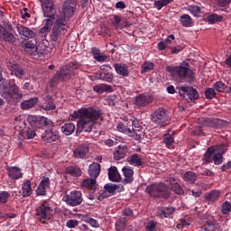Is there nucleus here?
I'll list each match as a JSON object with an SVG mask.
<instances>
[{
    "label": "nucleus",
    "instance_id": "1",
    "mask_svg": "<svg viewBox=\"0 0 231 231\" xmlns=\"http://www.w3.org/2000/svg\"><path fill=\"white\" fill-rule=\"evenodd\" d=\"M75 10H77V1L66 0L64 2L62 5V14L57 16L52 27L51 33V41L57 42V41L68 33L69 23H68L67 19H69V17H73V15H75Z\"/></svg>",
    "mask_w": 231,
    "mask_h": 231
},
{
    "label": "nucleus",
    "instance_id": "2",
    "mask_svg": "<svg viewBox=\"0 0 231 231\" xmlns=\"http://www.w3.org/2000/svg\"><path fill=\"white\" fill-rule=\"evenodd\" d=\"M71 117L77 120V134L80 133H91L93 131V125L95 124H98V120H100V111L93 109V108H80L78 111H75Z\"/></svg>",
    "mask_w": 231,
    "mask_h": 231
},
{
    "label": "nucleus",
    "instance_id": "3",
    "mask_svg": "<svg viewBox=\"0 0 231 231\" xmlns=\"http://www.w3.org/2000/svg\"><path fill=\"white\" fill-rule=\"evenodd\" d=\"M166 71L177 82H190L194 79V71L190 69V64L183 61L179 66H168Z\"/></svg>",
    "mask_w": 231,
    "mask_h": 231
},
{
    "label": "nucleus",
    "instance_id": "4",
    "mask_svg": "<svg viewBox=\"0 0 231 231\" xmlns=\"http://www.w3.org/2000/svg\"><path fill=\"white\" fill-rule=\"evenodd\" d=\"M80 68V64L77 61H74L72 63H69L65 67H63L60 71H57L52 79L51 80L50 87L55 88L59 82L62 80H66V79H69L71 75H73V71L75 69H79Z\"/></svg>",
    "mask_w": 231,
    "mask_h": 231
},
{
    "label": "nucleus",
    "instance_id": "5",
    "mask_svg": "<svg viewBox=\"0 0 231 231\" xmlns=\"http://www.w3.org/2000/svg\"><path fill=\"white\" fill-rule=\"evenodd\" d=\"M0 94L7 102H14V100H21L23 98V92L21 88L15 83L9 82L8 86H4L0 88Z\"/></svg>",
    "mask_w": 231,
    "mask_h": 231
},
{
    "label": "nucleus",
    "instance_id": "6",
    "mask_svg": "<svg viewBox=\"0 0 231 231\" xmlns=\"http://www.w3.org/2000/svg\"><path fill=\"white\" fill-rule=\"evenodd\" d=\"M123 120H125L127 122L126 124H129V127H131V131L134 133L132 138L140 142L143 136V126L140 124V120L131 114L123 116Z\"/></svg>",
    "mask_w": 231,
    "mask_h": 231
},
{
    "label": "nucleus",
    "instance_id": "7",
    "mask_svg": "<svg viewBox=\"0 0 231 231\" xmlns=\"http://www.w3.org/2000/svg\"><path fill=\"white\" fill-rule=\"evenodd\" d=\"M123 120H125L127 122L126 124H129V127H131V131L134 133L132 138L140 142L143 136V126L140 124V120L131 114L123 116Z\"/></svg>",
    "mask_w": 231,
    "mask_h": 231
},
{
    "label": "nucleus",
    "instance_id": "8",
    "mask_svg": "<svg viewBox=\"0 0 231 231\" xmlns=\"http://www.w3.org/2000/svg\"><path fill=\"white\" fill-rule=\"evenodd\" d=\"M145 191L152 198H169V186L163 182L149 185L146 187Z\"/></svg>",
    "mask_w": 231,
    "mask_h": 231
},
{
    "label": "nucleus",
    "instance_id": "9",
    "mask_svg": "<svg viewBox=\"0 0 231 231\" xmlns=\"http://www.w3.org/2000/svg\"><path fill=\"white\" fill-rule=\"evenodd\" d=\"M63 200L69 207H79V205H82V202L84 201V198H82V191L80 190L70 191L69 194H66L63 197Z\"/></svg>",
    "mask_w": 231,
    "mask_h": 231
},
{
    "label": "nucleus",
    "instance_id": "10",
    "mask_svg": "<svg viewBox=\"0 0 231 231\" xmlns=\"http://www.w3.org/2000/svg\"><path fill=\"white\" fill-rule=\"evenodd\" d=\"M169 120H171V118L167 116V113H165V109L163 108H158L152 114V121L153 124H156V125H167Z\"/></svg>",
    "mask_w": 231,
    "mask_h": 231
},
{
    "label": "nucleus",
    "instance_id": "11",
    "mask_svg": "<svg viewBox=\"0 0 231 231\" xmlns=\"http://www.w3.org/2000/svg\"><path fill=\"white\" fill-rule=\"evenodd\" d=\"M29 120L30 122H32V125L38 129H42V127H46L47 125H51L53 124L51 120L41 116H31Z\"/></svg>",
    "mask_w": 231,
    "mask_h": 231
},
{
    "label": "nucleus",
    "instance_id": "12",
    "mask_svg": "<svg viewBox=\"0 0 231 231\" xmlns=\"http://www.w3.org/2000/svg\"><path fill=\"white\" fill-rule=\"evenodd\" d=\"M60 138V134L55 128L45 130V132L42 134V140L45 143H51L53 142H57Z\"/></svg>",
    "mask_w": 231,
    "mask_h": 231
},
{
    "label": "nucleus",
    "instance_id": "13",
    "mask_svg": "<svg viewBox=\"0 0 231 231\" xmlns=\"http://www.w3.org/2000/svg\"><path fill=\"white\" fill-rule=\"evenodd\" d=\"M36 214L40 219H42V221H46V219H51V216H53V210L50 206H46L44 204L41 205L36 209Z\"/></svg>",
    "mask_w": 231,
    "mask_h": 231
},
{
    "label": "nucleus",
    "instance_id": "14",
    "mask_svg": "<svg viewBox=\"0 0 231 231\" xmlns=\"http://www.w3.org/2000/svg\"><path fill=\"white\" fill-rule=\"evenodd\" d=\"M8 69L11 71V75H14L16 79H23L24 77V69L17 64V61H10L8 64Z\"/></svg>",
    "mask_w": 231,
    "mask_h": 231
},
{
    "label": "nucleus",
    "instance_id": "15",
    "mask_svg": "<svg viewBox=\"0 0 231 231\" xmlns=\"http://www.w3.org/2000/svg\"><path fill=\"white\" fill-rule=\"evenodd\" d=\"M88 153H89V145L88 144H81L73 151V156L78 160H86Z\"/></svg>",
    "mask_w": 231,
    "mask_h": 231
},
{
    "label": "nucleus",
    "instance_id": "16",
    "mask_svg": "<svg viewBox=\"0 0 231 231\" xmlns=\"http://www.w3.org/2000/svg\"><path fill=\"white\" fill-rule=\"evenodd\" d=\"M226 151V145L220 144L217 146V149H215V153L213 155V162L215 165H221V163H223V154H225Z\"/></svg>",
    "mask_w": 231,
    "mask_h": 231
},
{
    "label": "nucleus",
    "instance_id": "17",
    "mask_svg": "<svg viewBox=\"0 0 231 231\" xmlns=\"http://www.w3.org/2000/svg\"><path fill=\"white\" fill-rule=\"evenodd\" d=\"M152 103V97L140 94L139 96L135 97L134 104L137 107H145L149 106V104Z\"/></svg>",
    "mask_w": 231,
    "mask_h": 231
},
{
    "label": "nucleus",
    "instance_id": "18",
    "mask_svg": "<svg viewBox=\"0 0 231 231\" xmlns=\"http://www.w3.org/2000/svg\"><path fill=\"white\" fill-rule=\"evenodd\" d=\"M41 3L42 10L43 15H51L55 14V7L53 6L52 0H39Z\"/></svg>",
    "mask_w": 231,
    "mask_h": 231
},
{
    "label": "nucleus",
    "instance_id": "19",
    "mask_svg": "<svg viewBox=\"0 0 231 231\" xmlns=\"http://www.w3.org/2000/svg\"><path fill=\"white\" fill-rule=\"evenodd\" d=\"M122 172L125 177V179L123 180V183H125V185H127L128 183H133V181L134 180V179L133 178V176H134V171L133 170V168H131V166H125L122 168Z\"/></svg>",
    "mask_w": 231,
    "mask_h": 231
},
{
    "label": "nucleus",
    "instance_id": "20",
    "mask_svg": "<svg viewBox=\"0 0 231 231\" xmlns=\"http://www.w3.org/2000/svg\"><path fill=\"white\" fill-rule=\"evenodd\" d=\"M16 30L19 35L24 39H33L35 37V32L26 26L17 25Z\"/></svg>",
    "mask_w": 231,
    "mask_h": 231
},
{
    "label": "nucleus",
    "instance_id": "21",
    "mask_svg": "<svg viewBox=\"0 0 231 231\" xmlns=\"http://www.w3.org/2000/svg\"><path fill=\"white\" fill-rule=\"evenodd\" d=\"M108 180L115 183H120V181H122V175L120 174V171H118V168L111 166L108 169Z\"/></svg>",
    "mask_w": 231,
    "mask_h": 231
},
{
    "label": "nucleus",
    "instance_id": "22",
    "mask_svg": "<svg viewBox=\"0 0 231 231\" xmlns=\"http://www.w3.org/2000/svg\"><path fill=\"white\" fill-rule=\"evenodd\" d=\"M180 91H183L189 100H198L199 98L198 90L192 87H181Z\"/></svg>",
    "mask_w": 231,
    "mask_h": 231
},
{
    "label": "nucleus",
    "instance_id": "23",
    "mask_svg": "<svg viewBox=\"0 0 231 231\" xmlns=\"http://www.w3.org/2000/svg\"><path fill=\"white\" fill-rule=\"evenodd\" d=\"M24 52L29 55H39V52L37 51V42L27 41L24 43Z\"/></svg>",
    "mask_w": 231,
    "mask_h": 231
},
{
    "label": "nucleus",
    "instance_id": "24",
    "mask_svg": "<svg viewBox=\"0 0 231 231\" xmlns=\"http://www.w3.org/2000/svg\"><path fill=\"white\" fill-rule=\"evenodd\" d=\"M96 79L97 80H104L105 82H113V73L106 71L104 66H102L101 70L97 73Z\"/></svg>",
    "mask_w": 231,
    "mask_h": 231
},
{
    "label": "nucleus",
    "instance_id": "25",
    "mask_svg": "<svg viewBox=\"0 0 231 231\" xmlns=\"http://www.w3.org/2000/svg\"><path fill=\"white\" fill-rule=\"evenodd\" d=\"M125 154H127V146L119 145L114 152V159L116 160V162L124 160V158H125Z\"/></svg>",
    "mask_w": 231,
    "mask_h": 231
},
{
    "label": "nucleus",
    "instance_id": "26",
    "mask_svg": "<svg viewBox=\"0 0 231 231\" xmlns=\"http://www.w3.org/2000/svg\"><path fill=\"white\" fill-rule=\"evenodd\" d=\"M117 131L119 133H123L124 134H127L133 138L134 133L131 131V126H129V123L123 119V123H118L117 125Z\"/></svg>",
    "mask_w": 231,
    "mask_h": 231
},
{
    "label": "nucleus",
    "instance_id": "27",
    "mask_svg": "<svg viewBox=\"0 0 231 231\" xmlns=\"http://www.w3.org/2000/svg\"><path fill=\"white\" fill-rule=\"evenodd\" d=\"M81 188L88 189V190L95 192V190H97V179L92 178L83 180L81 181Z\"/></svg>",
    "mask_w": 231,
    "mask_h": 231
},
{
    "label": "nucleus",
    "instance_id": "28",
    "mask_svg": "<svg viewBox=\"0 0 231 231\" xmlns=\"http://www.w3.org/2000/svg\"><path fill=\"white\" fill-rule=\"evenodd\" d=\"M88 174L90 178L97 180L100 176V164L98 162H93L88 166Z\"/></svg>",
    "mask_w": 231,
    "mask_h": 231
},
{
    "label": "nucleus",
    "instance_id": "29",
    "mask_svg": "<svg viewBox=\"0 0 231 231\" xmlns=\"http://www.w3.org/2000/svg\"><path fill=\"white\" fill-rule=\"evenodd\" d=\"M116 190H118V185L106 184L105 191L101 194V197L102 198H109V196H113V194H116Z\"/></svg>",
    "mask_w": 231,
    "mask_h": 231
},
{
    "label": "nucleus",
    "instance_id": "30",
    "mask_svg": "<svg viewBox=\"0 0 231 231\" xmlns=\"http://www.w3.org/2000/svg\"><path fill=\"white\" fill-rule=\"evenodd\" d=\"M8 176L11 180H19L23 178V172L19 167L12 166L7 168Z\"/></svg>",
    "mask_w": 231,
    "mask_h": 231
},
{
    "label": "nucleus",
    "instance_id": "31",
    "mask_svg": "<svg viewBox=\"0 0 231 231\" xmlns=\"http://www.w3.org/2000/svg\"><path fill=\"white\" fill-rule=\"evenodd\" d=\"M174 208L172 207H166V208H159L157 210L158 217L163 219V217H169V216H172L174 214Z\"/></svg>",
    "mask_w": 231,
    "mask_h": 231
},
{
    "label": "nucleus",
    "instance_id": "32",
    "mask_svg": "<svg viewBox=\"0 0 231 231\" xmlns=\"http://www.w3.org/2000/svg\"><path fill=\"white\" fill-rule=\"evenodd\" d=\"M39 102V97H31L30 99L21 102L22 109L28 110L35 107Z\"/></svg>",
    "mask_w": 231,
    "mask_h": 231
},
{
    "label": "nucleus",
    "instance_id": "33",
    "mask_svg": "<svg viewBox=\"0 0 231 231\" xmlns=\"http://www.w3.org/2000/svg\"><path fill=\"white\" fill-rule=\"evenodd\" d=\"M0 33H2V37L5 42H15L16 38L14 33L8 32L5 27L0 25Z\"/></svg>",
    "mask_w": 231,
    "mask_h": 231
},
{
    "label": "nucleus",
    "instance_id": "34",
    "mask_svg": "<svg viewBox=\"0 0 231 231\" xmlns=\"http://www.w3.org/2000/svg\"><path fill=\"white\" fill-rule=\"evenodd\" d=\"M163 142L168 147V149H172V143H174V131L169 130L168 133L164 134Z\"/></svg>",
    "mask_w": 231,
    "mask_h": 231
},
{
    "label": "nucleus",
    "instance_id": "35",
    "mask_svg": "<svg viewBox=\"0 0 231 231\" xmlns=\"http://www.w3.org/2000/svg\"><path fill=\"white\" fill-rule=\"evenodd\" d=\"M33 189H32V182L30 180H25L22 187V196L23 198H30L32 194Z\"/></svg>",
    "mask_w": 231,
    "mask_h": 231
},
{
    "label": "nucleus",
    "instance_id": "36",
    "mask_svg": "<svg viewBox=\"0 0 231 231\" xmlns=\"http://www.w3.org/2000/svg\"><path fill=\"white\" fill-rule=\"evenodd\" d=\"M114 68L117 75H121L122 77H129V68L119 63L114 64Z\"/></svg>",
    "mask_w": 231,
    "mask_h": 231
},
{
    "label": "nucleus",
    "instance_id": "37",
    "mask_svg": "<svg viewBox=\"0 0 231 231\" xmlns=\"http://www.w3.org/2000/svg\"><path fill=\"white\" fill-rule=\"evenodd\" d=\"M57 106L53 101H51V96H47V100L45 103L42 104L41 108L44 111H53L56 109Z\"/></svg>",
    "mask_w": 231,
    "mask_h": 231
},
{
    "label": "nucleus",
    "instance_id": "38",
    "mask_svg": "<svg viewBox=\"0 0 231 231\" xmlns=\"http://www.w3.org/2000/svg\"><path fill=\"white\" fill-rule=\"evenodd\" d=\"M61 131L63 134H66V136H69L75 133V124L73 123H66L62 127Z\"/></svg>",
    "mask_w": 231,
    "mask_h": 231
},
{
    "label": "nucleus",
    "instance_id": "39",
    "mask_svg": "<svg viewBox=\"0 0 231 231\" xmlns=\"http://www.w3.org/2000/svg\"><path fill=\"white\" fill-rule=\"evenodd\" d=\"M180 23L185 28H190L192 26V18L189 14H182L180 16Z\"/></svg>",
    "mask_w": 231,
    "mask_h": 231
},
{
    "label": "nucleus",
    "instance_id": "40",
    "mask_svg": "<svg viewBox=\"0 0 231 231\" xmlns=\"http://www.w3.org/2000/svg\"><path fill=\"white\" fill-rule=\"evenodd\" d=\"M202 229L206 231H219V225L216 224V221L212 218L211 221H208L206 226H202Z\"/></svg>",
    "mask_w": 231,
    "mask_h": 231
},
{
    "label": "nucleus",
    "instance_id": "41",
    "mask_svg": "<svg viewBox=\"0 0 231 231\" xmlns=\"http://www.w3.org/2000/svg\"><path fill=\"white\" fill-rule=\"evenodd\" d=\"M183 180L188 183H196V180H198V175L193 171H187L184 173Z\"/></svg>",
    "mask_w": 231,
    "mask_h": 231
},
{
    "label": "nucleus",
    "instance_id": "42",
    "mask_svg": "<svg viewBox=\"0 0 231 231\" xmlns=\"http://www.w3.org/2000/svg\"><path fill=\"white\" fill-rule=\"evenodd\" d=\"M67 173L70 174V176H82V170L79 168V166H69L67 169Z\"/></svg>",
    "mask_w": 231,
    "mask_h": 231
},
{
    "label": "nucleus",
    "instance_id": "43",
    "mask_svg": "<svg viewBox=\"0 0 231 231\" xmlns=\"http://www.w3.org/2000/svg\"><path fill=\"white\" fill-rule=\"evenodd\" d=\"M174 0H155L153 2V6L156 8V10L160 11L162 8L171 5Z\"/></svg>",
    "mask_w": 231,
    "mask_h": 231
},
{
    "label": "nucleus",
    "instance_id": "44",
    "mask_svg": "<svg viewBox=\"0 0 231 231\" xmlns=\"http://www.w3.org/2000/svg\"><path fill=\"white\" fill-rule=\"evenodd\" d=\"M126 226H127V219L125 217L118 218L116 221V231L125 230Z\"/></svg>",
    "mask_w": 231,
    "mask_h": 231
},
{
    "label": "nucleus",
    "instance_id": "45",
    "mask_svg": "<svg viewBox=\"0 0 231 231\" xmlns=\"http://www.w3.org/2000/svg\"><path fill=\"white\" fill-rule=\"evenodd\" d=\"M216 152V148H208L207 152L204 155V160L207 162V163H210L214 162V154Z\"/></svg>",
    "mask_w": 231,
    "mask_h": 231
},
{
    "label": "nucleus",
    "instance_id": "46",
    "mask_svg": "<svg viewBox=\"0 0 231 231\" xmlns=\"http://www.w3.org/2000/svg\"><path fill=\"white\" fill-rule=\"evenodd\" d=\"M207 19L209 24H216V23H221L223 21V16L216 14H211L208 16Z\"/></svg>",
    "mask_w": 231,
    "mask_h": 231
},
{
    "label": "nucleus",
    "instance_id": "47",
    "mask_svg": "<svg viewBox=\"0 0 231 231\" xmlns=\"http://www.w3.org/2000/svg\"><path fill=\"white\" fill-rule=\"evenodd\" d=\"M112 26L116 28V30H123L124 25L122 24V18L118 15H114V19L111 21Z\"/></svg>",
    "mask_w": 231,
    "mask_h": 231
},
{
    "label": "nucleus",
    "instance_id": "48",
    "mask_svg": "<svg viewBox=\"0 0 231 231\" xmlns=\"http://www.w3.org/2000/svg\"><path fill=\"white\" fill-rule=\"evenodd\" d=\"M219 190H213L205 196L206 199L210 203H214L217 198H219Z\"/></svg>",
    "mask_w": 231,
    "mask_h": 231
},
{
    "label": "nucleus",
    "instance_id": "49",
    "mask_svg": "<svg viewBox=\"0 0 231 231\" xmlns=\"http://www.w3.org/2000/svg\"><path fill=\"white\" fill-rule=\"evenodd\" d=\"M130 162L134 165H136V167H142L143 165V162H142V158H140V155L138 153H134L130 157Z\"/></svg>",
    "mask_w": 231,
    "mask_h": 231
},
{
    "label": "nucleus",
    "instance_id": "50",
    "mask_svg": "<svg viewBox=\"0 0 231 231\" xmlns=\"http://www.w3.org/2000/svg\"><path fill=\"white\" fill-rule=\"evenodd\" d=\"M188 12H189L191 15H194V17H198L201 14V7L198 5H189L188 7Z\"/></svg>",
    "mask_w": 231,
    "mask_h": 231
},
{
    "label": "nucleus",
    "instance_id": "51",
    "mask_svg": "<svg viewBox=\"0 0 231 231\" xmlns=\"http://www.w3.org/2000/svg\"><path fill=\"white\" fill-rule=\"evenodd\" d=\"M154 69V63L146 61L142 66V71L143 73H147L149 71H152Z\"/></svg>",
    "mask_w": 231,
    "mask_h": 231
},
{
    "label": "nucleus",
    "instance_id": "52",
    "mask_svg": "<svg viewBox=\"0 0 231 231\" xmlns=\"http://www.w3.org/2000/svg\"><path fill=\"white\" fill-rule=\"evenodd\" d=\"M214 89L216 91H218V93H225V89H226V85L223 83L222 81H217L214 84Z\"/></svg>",
    "mask_w": 231,
    "mask_h": 231
},
{
    "label": "nucleus",
    "instance_id": "53",
    "mask_svg": "<svg viewBox=\"0 0 231 231\" xmlns=\"http://www.w3.org/2000/svg\"><path fill=\"white\" fill-rule=\"evenodd\" d=\"M221 212L224 215L230 214L231 212V202L226 200L222 204Z\"/></svg>",
    "mask_w": 231,
    "mask_h": 231
},
{
    "label": "nucleus",
    "instance_id": "54",
    "mask_svg": "<svg viewBox=\"0 0 231 231\" xmlns=\"http://www.w3.org/2000/svg\"><path fill=\"white\" fill-rule=\"evenodd\" d=\"M171 190H173L175 194H183L184 192L183 188L178 182H174L173 184H171Z\"/></svg>",
    "mask_w": 231,
    "mask_h": 231
},
{
    "label": "nucleus",
    "instance_id": "55",
    "mask_svg": "<svg viewBox=\"0 0 231 231\" xmlns=\"http://www.w3.org/2000/svg\"><path fill=\"white\" fill-rule=\"evenodd\" d=\"M205 96H206V98H208V100H212V98L216 97V88H208L205 91Z\"/></svg>",
    "mask_w": 231,
    "mask_h": 231
},
{
    "label": "nucleus",
    "instance_id": "56",
    "mask_svg": "<svg viewBox=\"0 0 231 231\" xmlns=\"http://www.w3.org/2000/svg\"><path fill=\"white\" fill-rule=\"evenodd\" d=\"M44 17H47L45 20V23L49 26H55V14L44 15Z\"/></svg>",
    "mask_w": 231,
    "mask_h": 231
},
{
    "label": "nucleus",
    "instance_id": "57",
    "mask_svg": "<svg viewBox=\"0 0 231 231\" xmlns=\"http://www.w3.org/2000/svg\"><path fill=\"white\" fill-rule=\"evenodd\" d=\"M39 185L43 187L46 190H48V189H50V178L42 177Z\"/></svg>",
    "mask_w": 231,
    "mask_h": 231
},
{
    "label": "nucleus",
    "instance_id": "58",
    "mask_svg": "<svg viewBox=\"0 0 231 231\" xmlns=\"http://www.w3.org/2000/svg\"><path fill=\"white\" fill-rule=\"evenodd\" d=\"M51 30V26L48 25V23H45L43 27L40 29V33H42V37H46L48 35V32Z\"/></svg>",
    "mask_w": 231,
    "mask_h": 231
},
{
    "label": "nucleus",
    "instance_id": "59",
    "mask_svg": "<svg viewBox=\"0 0 231 231\" xmlns=\"http://www.w3.org/2000/svg\"><path fill=\"white\" fill-rule=\"evenodd\" d=\"M8 198H10V193L7 191H2L0 193V203H6V201H8Z\"/></svg>",
    "mask_w": 231,
    "mask_h": 231
},
{
    "label": "nucleus",
    "instance_id": "60",
    "mask_svg": "<svg viewBox=\"0 0 231 231\" xmlns=\"http://www.w3.org/2000/svg\"><path fill=\"white\" fill-rule=\"evenodd\" d=\"M87 223H88V225H90V226H93V228L100 227V224H98V221H97V219H95V218H88L87 220Z\"/></svg>",
    "mask_w": 231,
    "mask_h": 231
},
{
    "label": "nucleus",
    "instance_id": "61",
    "mask_svg": "<svg viewBox=\"0 0 231 231\" xmlns=\"http://www.w3.org/2000/svg\"><path fill=\"white\" fill-rule=\"evenodd\" d=\"M48 189H46V188L42 187L41 184L38 185V188L36 189V194L37 196H46V191Z\"/></svg>",
    "mask_w": 231,
    "mask_h": 231
},
{
    "label": "nucleus",
    "instance_id": "62",
    "mask_svg": "<svg viewBox=\"0 0 231 231\" xmlns=\"http://www.w3.org/2000/svg\"><path fill=\"white\" fill-rule=\"evenodd\" d=\"M26 136H27L28 140H32V138H35V129L28 128L26 130Z\"/></svg>",
    "mask_w": 231,
    "mask_h": 231
},
{
    "label": "nucleus",
    "instance_id": "63",
    "mask_svg": "<svg viewBox=\"0 0 231 231\" xmlns=\"http://www.w3.org/2000/svg\"><path fill=\"white\" fill-rule=\"evenodd\" d=\"M146 231H156V222L150 221L147 223Z\"/></svg>",
    "mask_w": 231,
    "mask_h": 231
},
{
    "label": "nucleus",
    "instance_id": "64",
    "mask_svg": "<svg viewBox=\"0 0 231 231\" xmlns=\"http://www.w3.org/2000/svg\"><path fill=\"white\" fill-rule=\"evenodd\" d=\"M95 60H97V62H106V60L107 59H109V56L107 55H98V56H95Z\"/></svg>",
    "mask_w": 231,
    "mask_h": 231
}]
</instances>
